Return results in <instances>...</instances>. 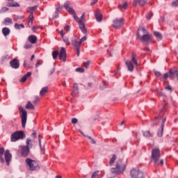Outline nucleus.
<instances>
[{
  "instance_id": "46",
  "label": "nucleus",
  "mask_w": 178,
  "mask_h": 178,
  "mask_svg": "<svg viewBox=\"0 0 178 178\" xmlns=\"http://www.w3.org/2000/svg\"><path fill=\"white\" fill-rule=\"evenodd\" d=\"M172 6H175V7H177L178 6V0H175V1H172Z\"/></svg>"
},
{
  "instance_id": "33",
  "label": "nucleus",
  "mask_w": 178,
  "mask_h": 178,
  "mask_svg": "<svg viewBox=\"0 0 178 178\" xmlns=\"http://www.w3.org/2000/svg\"><path fill=\"white\" fill-rule=\"evenodd\" d=\"M62 39L66 45H70V42H69L68 37L63 36V38H62Z\"/></svg>"
},
{
  "instance_id": "51",
  "label": "nucleus",
  "mask_w": 178,
  "mask_h": 178,
  "mask_svg": "<svg viewBox=\"0 0 178 178\" xmlns=\"http://www.w3.org/2000/svg\"><path fill=\"white\" fill-rule=\"evenodd\" d=\"M83 66L84 67H88L90 66V61H86L85 63H83Z\"/></svg>"
},
{
  "instance_id": "58",
  "label": "nucleus",
  "mask_w": 178,
  "mask_h": 178,
  "mask_svg": "<svg viewBox=\"0 0 178 178\" xmlns=\"http://www.w3.org/2000/svg\"><path fill=\"white\" fill-rule=\"evenodd\" d=\"M40 65H41V63H40V61H37L35 64V67H39Z\"/></svg>"
},
{
  "instance_id": "52",
  "label": "nucleus",
  "mask_w": 178,
  "mask_h": 178,
  "mask_svg": "<svg viewBox=\"0 0 178 178\" xmlns=\"http://www.w3.org/2000/svg\"><path fill=\"white\" fill-rule=\"evenodd\" d=\"M77 122H79V120H77V118H72V124H76V123H77Z\"/></svg>"
},
{
  "instance_id": "60",
  "label": "nucleus",
  "mask_w": 178,
  "mask_h": 178,
  "mask_svg": "<svg viewBox=\"0 0 178 178\" xmlns=\"http://www.w3.org/2000/svg\"><path fill=\"white\" fill-rule=\"evenodd\" d=\"M38 141H39V145H40V148H41V136H40V135H39Z\"/></svg>"
},
{
  "instance_id": "64",
  "label": "nucleus",
  "mask_w": 178,
  "mask_h": 178,
  "mask_svg": "<svg viewBox=\"0 0 178 178\" xmlns=\"http://www.w3.org/2000/svg\"><path fill=\"white\" fill-rule=\"evenodd\" d=\"M125 123H126V120H123V121L120 123V126L124 125Z\"/></svg>"
},
{
  "instance_id": "5",
  "label": "nucleus",
  "mask_w": 178,
  "mask_h": 178,
  "mask_svg": "<svg viewBox=\"0 0 178 178\" xmlns=\"http://www.w3.org/2000/svg\"><path fill=\"white\" fill-rule=\"evenodd\" d=\"M24 138H26V134L23 131H16L10 136L11 143H16L20 140H24Z\"/></svg>"
},
{
  "instance_id": "36",
  "label": "nucleus",
  "mask_w": 178,
  "mask_h": 178,
  "mask_svg": "<svg viewBox=\"0 0 178 178\" xmlns=\"http://www.w3.org/2000/svg\"><path fill=\"white\" fill-rule=\"evenodd\" d=\"M140 31H143V34H148V32H147V29H145V28L144 27L138 29L137 33H140Z\"/></svg>"
},
{
  "instance_id": "56",
  "label": "nucleus",
  "mask_w": 178,
  "mask_h": 178,
  "mask_svg": "<svg viewBox=\"0 0 178 178\" xmlns=\"http://www.w3.org/2000/svg\"><path fill=\"white\" fill-rule=\"evenodd\" d=\"M26 79L27 77H30L31 76V72H27L25 75H24Z\"/></svg>"
},
{
  "instance_id": "22",
  "label": "nucleus",
  "mask_w": 178,
  "mask_h": 178,
  "mask_svg": "<svg viewBox=\"0 0 178 178\" xmlns=\"http://www.w3.org/2000/svg\"><path fill=\"white\" fill-rule=\"evenodd\" d=\"M28 41L31 42V44H35L37 42V36L34 35H31L28 37Z\"/></svg>"
},
{
  "instance_id": "59",
  "label": "nucleus",
  "mask_w": 178,
  "mask_h": 178,
  "mask_svg": "<svg viewBox=\"0 0 178 178\" xmlns=\"http://www.w3.org/2000/svg\"><path fill=\"white\" fill-rule=\"evenodd\" d=\"M76 55L77 56H80V49H76Z\"/></svg>"
},
{
  "instance_id": "40",
  "label": "nucleus",
  "mask_w": 178,
  "mask_h": 178,
  "mask_svg": "<svg viewBox=\"0 0 178 178\" xmlns=\"http://www.w3.org/2000/svg\"><path fill=\"white\" fill-rule=\"evenodd\" d=\"M24 67L25 69H30V65L27 63V60H24Z\"/></svg>"
},
{
  "instance_id": "31",
  "label": "nucleus",
  "mask_w": 178,
  "mask_h": 178,
  "mask_svg": "<svg viewBox=\"0 0 178 178\" xmlns=\"http://www.w3.org/2000/svg\"><path fill=\"white\" fill-rule=\"evenodd\" d=\"M115 161H116V155L113 154L112 158L110 159L109 165L112 166L113 163H115Z\"/></svg>"
},
{
  "instance_id": "32",
  "label": "nucleus",
  "mask_w": 178,
  "mask_h": 178,
  "mask_svg": "<svg viewBox=\"0 0 178 178\" xmlns=\"http://www.w3.org/2000/svg\"><path fill=\"white\" fill-rule=\"evenodd\" d=\"M127 2H124L122 5H118V8L122 10V9H127L128 8Z\"/></svg>"
},
{
  "instance_id": "7",
  "label": "nucleus",
  "mask_w": 178,
  "mask_h": 178,
  "mask_svg": "<svg viewBox=\"0 0 178 178\" xmlns=\"http://www.w3.org/2000/svg\"><path fill=\"white\" fill-rule=\"evenodd\" d=\"M26 166L29 168V170L31 172H35L37 170H40V164L37 161L31 159H26Z\"/></svg>"
},
{
  "instance_id": "21",
  "label": "nucleus",
  "mask_w": 178,
  "mask_h": 178,
  "mask_svg": "<svg viewBox=\"0 0 178 178\" xmlns=\"http://www.w3.org/2000/svg\"><path fill=\"white\" fill-rule=\"evenodd\" d=\"M160 109V116H162L163 113H165V111H166L167 106L166 103H164L163 105L159 106Z\"/></svg>"
},
{
  "instance_id": "53",
  "label": "nucleus",
  "mask_w": 178,
  "mask_h": 178,
  "mask_svg": "<svg viewBox=\"0 0 178 178\" xmlns=\"http://www.w3.org/2000/svg\"><path fill=\"white\" fill-rule=\"evenodd\" d=\"M64 30H65V31H70V26H69V25H65L64 26Z\"/></svg>"
},
{
  "instance_id": "47",
  "label": "nucleus",
  "mask_w": 178,
  "mask_h": 178,
  "mask_svg": "<svg viewBox=\"0 0 178 178\" xmlns=\"http://www.w3.org/2000/svg\"><path fill=\"white\" fill-rule=\"evenodd\" d=\"M37 8H38V6H35L33 7H29V10H32V12H33V11L37 9Z\"/></svg>"
},
{
  "instance_id": "57",
  "label": "nucleus",
  "mask_w": 178,
  "mask_h": 178,
  "mask_svg": "<svg viewBox=\"0 0 178 178\" xmlns=\"http://www.w3.org/2000/svg\"><path fill=\"white\" fill-rule=\"evenodd\" d=\"M54 73H55V68H52L49 74L51 76V74H54Z\"/></svg>"
},
{
  "instance_id": "28",
  "label": "nucleus",
  "mask_w": 178,
  "mask_h": 178,
  "mask_svg": "<svg viewBox=\"0 0 178 178\" xmlns=\"http://www.w3.org/2000/svg\"><path fill=\"white\" fill-rule=\"evenodd\" d=\"M4 22L6 26H8V24H12L13 21H12V18L6 17L4 19Z\"/></svg>"
},
{
  "instance_id": "15",
  "label": "nucleus",
  "mask_w": 178,
  "mask_h": 178,
  "mask_svg": "<svg viewBox=\"0 0 178 178\" xmlns=\"http://www.w3.org/2000/svg\"><path fill=\"white\" fill-rule=\"evenodd\" d=\"M95 17L97 22H102V14H101V10H97L95 11Z\"/></svg>"
},
{
  "instance_id": "44",
  "label": "nucleus",
  "mask_w": 178,
  "mask_h": 178,
  "mask_svg": "<svg viewBox=\"0 0 178 178\" xmlns=\"http://www.w3.org/2000/svg\"><path fill=\"white\" fill-rule=\"evenodd\" d=\"M86 40H87V36L85 35L80 39L79 42L81 44V43L84 42V41H86Z\"/></svg>"
},
{
  "instance_id": "10",
  "label": "nucleus",
  "mask_w": 178,
  "mask_h": 178,
  "mask_svg": "<svg viewBox=\"0 0 178 178\" xmlns=\"http://www.w3.org/2000/svg\"><path fill=\"white\" fill-rule=\"evenodd\" d=\"M123 24H124V19L123 18H116L113 21V27L117 30L120 29Z\"/></svg>"
},
{
  "instance_id": "13",
  "label": "nucleus",
  "mask_w": 178,
  "mask_h": 178,
  "mask_svg": "<svg viewBox=\"0 0 178 178\" xmlns=\"http://www.w3.org/2000/svg\"><path fill=\"white\" fill-rule=\"evenodd\" d=\"M10 65L13 69H19V67H20V62L16 58L10 60Z\"/></svg>"
},
{
  "instance_id": "61",
  "label": "nucleus",
  "mask_w": 178,
  "mask_h": 178,
  "mask_svg": "<svg viewBox=\"0 0 178 178\" xmlns=\"http://www.w3.org/2000/svg\"><path fill=\"white\" fill-rule=\"evenodd\" d=\"M62 9H63V7L56 8V12H59V10H62Z\"/></svg>"
},
{
  "instance_id": "24",
  "label": "nucleus",
  "mask_w": 178,
  "mask_h": 178,
  "mask_svg": "<svg viewBox=\"0 0 178 178\" xmlns=\"http://www.w3.org/2000/svg\"><path fill=\"white\" fill-rule=\"evenodd\" d=\"M8 5L9 6H11L12 8H18L20 6V4L15 2V0H8Z\"/></svg>"
},
{
  "instance_id": "23",
  "label": "nucleus",
  "mask_w": 178,
  "mask_h": 178,
  "mask_svg": "<svg viewBox=\"0 0 178 178\" xmlns=\"http://www.w3.org/2000/svg\"><path fill=\"white\" fill-rule=\"evenodd\" d=\"M1 31L4 37H8L10 34V29L8 27L3 28Z\"/></svg>"
},
{
  "instance_id": "6",
  "label": "nucleus",
  "mask_w": 178,
  "mask_h": 178,
  "mask_svg": "<svg viewBox=\"0 0 178 178\" xmlns=\"http://www.w3.org/2000/svg\"><path fill=\"white\" fill-rule=\"evenodd\" d=\"M126 65L127 67L129 72H134V66H138V63L137 62V58H136V54L132 53L131 60H127Z\"/></svg>"
},
{
  "instance_id": "35",
  "label": "nucleus",
  "mask_w": 178,
  "mask_h": 178,
  "mask_svg": "<svg viewBox=\"0 0 178 178\" xmlns=\"http://www.w3.org/2000/svg\"><path fill=\"white\" fill-rule=\"evenodd\" d=\"M20 27H22V29H24V25L23 24H15V29L17 30H20Z\"/></svg>"
},
{
  "instance_id": "39",
  "label": "nucleus",
  "mask_w": 178,
  "mask_h": 178,
  "mask_svg": "<svg viewBox=\"0 0 178 178\" xmlns=\"http://www.w3.org/2000/svg\"><path fill=\"white\" fill-rule=\"evenodd\" d=\"M40 102V97H35V99L33 100V104L35 105Z\"/></svg>"
},
{
  "instance_id": "42",
  "label": "nucleus",
  "mask_w": 178,
  "mask_h": 178,
  "mask_svg": "<svg viewBox=\"0 0 178 178\" xmlns=\"http://www.w3.org/2000/svg\"><path fill=\"white\" fill-rule=\"evenodd\" d=\"M73 88L74 92H75L76 91H77V90H79V85H77V83H74Z\"/></svg>"
},
{
  "instance_id": "17",
  "label": "nucleus",
  "mask_w": 178,
  "mask_h": 178,
  "mask_svg": "<svg viewBox=\"0 0 178 178\" xmlns=\"http://www.w3.org/2000/svg\"><path fill=\"white\" fill-rule=\"evenodd\" d=\"M175 76L177 77V80L178 81V70H170V78L173 80L175 79Z\"/></svg>"
},
{
  "instance_id": "1",
  "label": "nucleus",
  "mask_w": 178,
  "mask_h": 178,
  "mask_svg": "<svg viewBox=\"0 0 178 178\" xmlns=\"http://www.w3.org/2000/svg\"><path fill=\"white\" fill-rule=\"evenodd\" d=\"M64 8L66 9L67 12L71 13L76 21V23L79 24V29L82 31L83 34H87V29H86V25H84V17L86 16V13H83L80 18L76 15V12L72 7H70V4H69V1H66L64 3Z\"/></svg>"
},
{
  "instance_id": "63",
  "label": "nucleus",
  "mask_w": 178,
  "mask_h": 178,
  "mask_svg": "<svg viewBox=\"0 0 178 178\" xmlns=\"http://www.w3.org/2000/svg\"><path fill=\"white\" fill-rule=\"evenodd\" d=\"M103 83H104V88H106V86H108V82L103 81Z\"/></svg>"
},
{
  "instance_id": "45",
  "label": "nucleus",
  "mask_w": 178,
  "mask_h": 178,
  "mask_svg": "<svg viewBox=\"0 0 178 178\" xmlns=\"http://www.w3.org/2000/svg\"><path fill=\"white\" fill-rule=\"evenodd\" d=\"M3 152H5V149L3 147H0V158L3 156Z\"/></svg>"
},
{
  "instance_id": "9",
  "label": "nucleus",
  "mask_w": 178,
  "mask_h": 178,
  "mask_svg": "<svg viewBox=\"0 0 178 178\" xmlns=\"http://www.w3.org/2000/svg\"><path fill=\"white\" fill-rule=\"evenodd\" d=\"M132 178H144V172L138 169L134 168L131 170Z\"/></svg>"
},
{
  "instance_id": "18",
  "label": "nucleus",
  "mask_w": 178,
  "mask_h": 178,
  "mask_svg": "<svg viewBox=\"0 0 178 178\" xmlns=\"http://www.w3.org/2000/svg\"><path fill=\"white\" fill-rule=\"evenodd\" d=\"M147 2L145 0H134L133 5L134 6H137V5H139L140 6H144Z\"/></svg>"
},
{
  "instance_id": "29",
  "label": "nucleus",
  "mask_w": 178,
  "mask_h": 178,
  "mask_svg": "<svg viewBox=\"0 0 178 178\" xmlns=\"http://www.w3.org/2000/svg\"><path fill=\"white\" fill-rule=\"evenodd\" d=\"M25 108L26 109H34V105L31 102H28Z\"/></svg>"
},
{
  "instance_id": "12",
  "label": "nucleus",
  "mask_w": 178,
  "mask_h": 178,
  "mask_svg": "<svg viewBox=\"0 0 178 178\" xmlns=\"http://www.w3.org/2000/svg\"><path fill=\"white\" fill-rule=\"evenodd\" d=\"M60 60L66 62V49L64 47H61L60 51L58 54Z\"/></svg>"
},
{
  "instance_id": "54",
  "label": "nucleus",
  "mask_w": 178,
  "mask_h": 178,
  "mask_svg": "<svg viewBox=\"0 0 178 178\" xmlns=\"http://www.w3.org/2000/svg\"><path fill=\"white\" fill-rule=\"evenodd\" d=\"M26 80H27V78L24 75V77L22 78L19 81L20 83H24L26 81Z\"/></svg>"
},
{
  "instance_id": "48",
  "label": "nucleus",
  "mask_w": 178,
  "mask_h": 178,
  "mask_svg": "<svg viewBox=\"0 0 178 178\" xmlns=\"http://www.w3.org/2000/svg\"><path fill=\"white\" fill-rule=\"evenodd\" d=\"M32 45L31 44H26L24 46V48H25V49H29L30 48H31Z\"/></svg>"
},
{
  "instance_id": "43",
  "label": "nucleus",
  "mask_w": 178,
  "mask_h": 178,
  "mask_svg": "<svg viewBox=\"0 0 178 178\" xmlns=\"http://www.w3.org/2000/svg\"><path fill=\"white\" fill-rule=\"evenodd\" d=\"M151 17H152V13H148L146 15V19H147V20H149V19H151Z\"/></svg>"
},
{
  "instance_id": "62",
  "label": "nucleus",
  "mask_w": 178,
  "mask_h": 178,
  "mask_svg": "<svg viewBox=\"0 0 178 178\" xmlns=\"http://www.w3.org/2000/svg\"><path fill=\"white\" fill-rule=\"evenodd\" d=\"M60 36L62 37V38H63V37H65L64 35H63V30H61L60 31Z\"/></svg>"
},
{
  "instance_id": "37",
  "label": "nucleus",
  "mask_w": 178,
  "mask_h": 178,
  "mask_svg": "<svg viewBox=\"0 0 178 178\" xmlns=\"http://www.w3.org/2000/svg\"><path fill=\"white\" fill-rule=\"evenodd\" d=\"M8 10H9V8H6V7H3L1 10H0V13H5V12H8Z\"/></svg>"
},
{
  "instance_id": "50",
  "label": "nucleus",
  "mask_w": 178,
  "mask_h": 178,
  "mask_svg": "<svg viewBox=\"0 0 178 178\" xmlns=\"http://www.w3.org/2000/svg\"><path fill=\"white\" fill-rule=\"evenodd\" d=\"M88 137V138H89V140H90V142L92 143V144H96L95 140H94L92 138H91V136H86Z\"/></svg>"
},
{
  "instance_id": "20",
  "label": "nucleus",
  "mask_w": 178,
  "mask_h": 178,
  "mask_svg": "<svg viewBox=\"0 0 178 178\" xmlns=\"http://www.w3.org/2000/svg\"><path fill=\"white\" fill-rule=\"evenodd\" d=\"M166 122V118H163L162 120V124H161V130L159 131L157 133V136L159 137H162L163 134V127L165 126V122Z\"/></svg>"
},
{
  "instance_id": "55",
  "label": "nucleus",
  "mask_w": 178,
  "mask_h": 178,
  "mask_svg": "<svg viewBox=\"0 0 178 178\" xmlns=\"http://www.w3.org/2000/svg\"><path fill=\"white\" fill-rule=\"evenodd\" d=\"M163 77H164L165 80H166V79H168V77H170V71L168 72L165 73L164 74Z\"/></svg>"
},
{
  "instance_id": "4",
  "label": "nucleus",
  "mask_w": 178,
  "mask_h": 178,
  "mask_svg": "<svg viewBox=\"0 0 178 178\" xmlns=\"http://www.w3.org/2000/svg\"><path fill=\"white\" fill-rule=\"evenodd\" d=\"M126 170V162H123L122 160H119L117 162L116 167L111 169V173H115V175H119Z\"/></svg>"
},
{
  "instance_id": "30",
  "label": "nucleus",
  "mask_w": 178,
  "mask_h": 178,
  "mask_svg": "<svg viewBox=\"0 0 178 178\" xmlns=\"http://www.w3.org/2000/svg\"><path fill=\"white\" fill-rule=\"evenodd\" d=\"M144 137H152V134L149 131H145L143 132Z\"/></svg>"
},
{
  "instance_id": "41",
  "label": "nucleus",
  "mask_w": 178,
  "mask_h": 178,
  "mask_svg": "<svg viewBox=\"0 0 178 178\" xmlns=\"http://www.w3.org/2000/svg\"><path fill=\"white\" fill-rule=\"evenodd\" d=\"M76 72H79V73H83L84 70L83 69V67H77L75 70Z\"/></svg>"
},
{
  "instance_id": "19",
  "label": "nucleus",
  "mask_w": 178,
  "mask_h": 178,
  "mask_svg": "<svg viewBox=\"0 0 178 178\" xmlns=\"http://www.w3.org/2000/svg\"><path fill=\"white\" fill-rule=\"evenodd\" d=\"M33 22H34V15L32 11L30 13V15L29 16V22H28L29 27H31L33 26Z\"/></svg>"
},
{
  "instance_id": "8",
  "label": "nucleus",
  "mask_w": 178,
  "mask_h": 178,
  "mask_svg": "<svg viewBox=\"0 0 178 178\" xmlns=\"http://www.w3.org/2000/svg\"><path fill=\"white\" fill-rule=\"evenodd\" d=\"M19 115L22 120V126L23 129L26 127V124L27 123V111L24 110L23 106H19Z\"/></svg>"
},
{
  "instance_id": "38",
  "label": "nucleus",
  "mask_w": 178,
  "mask_h": 178,
  "mask_svg": "<svg viewBox=\"0 0 178 178\" xmlns=\"http://www.w3.org/2000/svg\"><path fill=\"white\" fill-rule=\"evenodd\" d=\"M165 90H166L167 91H170V92H172V91H173V88L170 86H165Z\"/></svg>"
},
{
  "instance_id": "26",
  "label": "nucleus",
  "mask_w": 178,
  "mask_h": 178,
  "mask_svg": "<svg viewBox=\"0 0 178 178\" xmlns=\"http://www.w3.org/2000/svg\"><path fill=\"white\" fill-rule=\"evenodd\" d=\"M104 175V172H102V171H96L92 175V178L98 177V176L102 177V175Z\"/></svg>"
},
{
  "instance_id": "27",
  "label": "nucleus",
  "mask_w": 178,
  "mask_h": 178,
  "mask_svg": "<svg viewBox=\"0 0 178 178\" xmlns=\"http://www.w3.org/2000/svg\"><path fill=\"white\" fill-rule=\"evenodd\" d=\"M48 92V87H44L40 92V95L42 97V95H45Z\"/></svg>"
},
{
  "instance_id": "25",
  "label": "nucleus",
  "mask_w": 178,
  "mask_h": 178,
  "mask_svg": "<svg viewBox=\"0 0 178 178\" xmlns=\"http://www.w3.org/2000/svg\"><path fill=\"white\" fill-rule=\"evenodd\" d=\"M154 37H156L157 41H161V40H162V34L159 32H154Z\"/></svg>"
},
{
  "instance_id": "16",
  "label": "nucleus",
  "mask_w": 178,
  "mask_h": 178,
  "mask_svg": "<svg viewBox=\"0 0 178 178\" xmlns=\"http://www.w3.org/2000/svg\"><path fill=\"white\" fill-rule=\"evenodd\" d=\"M72 45L75 49H79L81 46V43L80 41H78L77 39L74 38L73 40H72Z\"/></svg>"
},
{
  "instance_id": "11",
  "label": "nucleus",
  "mask_w": 178,
  "mask_h": 178,
  "mask_svg": "<svg viewBox=\"0 0 178 178\" xmlns=\"http://www.w3.org/2000/svg\"><path fill=\"white\" fill-rule=\"evenodd\" d=\"M137 37L142 41V42H145V44H148L149 42V40H151V35L148 33L143 34V36L140 35V33H137Z\"/></svg>"
},
{
  "instance_id": "3",
  "label": "nucleus",
  "mask_w": 178,
  "mask_h": 178,
  "mask_svg": "<svg viewBox=\"0 0 178 178\" xmlns=\"http://www.w3.org/2000/svg\"><path fill=\"white\" fill-rule=\"evenodd\" d=\"M26 145H20L18 149V152L23 158H27L30 154V148L31 147V139L26 138Z\"/></svg>"
},
{
  "instance_id": "49",
  "label": "nucleus",
  "mask_w": 178,
  "mask_h": 178,
  "mask_svg": "<svg viewBox=\"0 0 178 178\" xmlns=\"http://www.w3.org/2000/svg\"><path fill=\"white\" fill-rule=\"evenodd\" d=\"M154 74H155L156 77H161V72H158V71H155Z\"/></svg>"
},
{
  "instance_id": "14",
  "label": "nucleus",
  "mask_w": 178,
  "mask_h": 178,
  "mask_svg": "<svg viewBox=\"0 0 178 178\" xmlns=\"http://www.w3.org/2000/svg\"><path fill=\"white\" fill-rule=\"evenodd\" d=\"M5 160L8 166L10 164V161H12V154L9 150H6L4 153Z\"/></svg>"
},
{
  "instance_id": "2",
  "label": "nucleus",
  "mask_w": 178,
  "mask_h": 178,
  "mask_svg": "<svg viewBox=\"0 0 178 178\" xmlns=\"http://www.w3.org/2000/svg\"><path fill=\"white\" fill-rule=\"evenodd\" d=\"M161 159V150L155 147L152 149V161L154 162L155 166H163V159Z\"/></svg>"
},
{
  "instance_id": "34",
  "label": "nucleus",
  "mask_w": 178,
  "mask_h": 178,
  "mask_svg": "<svg viewBox=\"0 0 178 178\" xmlns=\"http://www.w3.org/2000/svg\"><path fill=\"white\" fill-rule=\"evenodd\" d=\"M58 55L59 56V51H58V50L53 51L52 56L54 59H56V58H58Z\"/></svg>"
}]
</instances>
